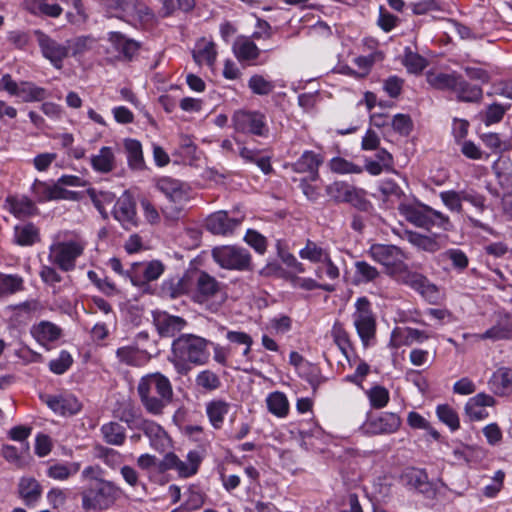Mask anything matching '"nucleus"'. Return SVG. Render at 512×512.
<instances>
[{
    "instance_id": "nucleus-40",
    "label": "nucleus",
    "mask_w": 512,
    "mask_h": 512,
    "mask_svg": "<svg viewBox=\"0 0 512 512\" xmlns=\"http://www.w3.org/2000/svg\"><path fill=\"white\" fill-rule=\"evenodd\" d=\"M453 455L458 461L474 465L480 463L485 458L486 452L480 446L462 445L453 450Z\"/></svg>"
},
{
    "instance_id": "nucleus-50",
    "label": "nucleus",
    "mask_w": 512,
    "mask_h": 512,
    "mask_svg": "<svg viewBox=\"0 0 512 512\" xmlns=\"http://www.w3.org/2000/svg\"><path fill=\"white\" fill-rule=\"evenodd\" d=\"M427 226H424L425 229L430 230L432 228H438L442 231H451L453 229V224L449 218V216L444 213L435 210L429 206V210L427 213L426 219Z\"/></svg>"
},
{
    "instance_id": "nucleus-6",
    "label": "nucleus",
    "mask_w": 512,
    "mask_h": 512,
    "mask_svg": "<svg viewBox=\"0 0 512 512\" xmlns=\"http://www.w3.org/2000/svg\"><path fill=\"white\" fill-rule=\"evenodd\" d=\"M214 261L228 270L246 271L251 269V254L246 248L235 245H224L212 250Z\"/></svg>"
},
{
    "instance_id": "nucleus-44",
    "label": "nucleus",
    "mask_w": 512,
    "mask_h": 512,
    "mask_svg": "<svg viewBox=\"0 0 512 512\" xmlns=\"http://www.w3.org/2000/svg\"><path fill=\"white\" fill-rule=\"evenodd\" d=\"M266 405L268 411L278 418H284L289 413V402L286 395L282 392L275 391L268 394Z\"/></svg>"
},
{
    "instance_id": "nucleus-23",
    "label": "nucleus",
    "mask_w": 512,
    "mask_h": 512,
    "mask_svg": "<svg viewBox=\"0 0 512 512\" xmlns=\"http://www.w3.org/2000/svg\"><path fill=\"white\" fill-rule=\"evenodd\" d=\"M323 161L324 157L320 153L307 150L292 164V169L296 173H308L310 180L316 181Z\"/></svg>"
},
{
    "instance_id": "nucleus-48",
    "label": "nucleus",
    "mask_w": 512,
    "mask_h": 512,
    "mask_svg": "<svg viewBox=\"0 0 512 512\" xmlns=\"http://www.w3.org/2000/svg\"><path fill=\"white\" fill-rule=\"evenodd\" d=\"M458 74L456 73H433L426 76L428 84L438 90L453 91Z\"/></svg>"
},
{
    "instance_id": "nucleus-2",
    "label": "nucleus",
    "mask_w": 512,
    "mask_h": 512,
    "mask_svg": "<svg viewBox=\"0 0 512 512\" xmlns=\"http://www.w3.org/2000/svg\"><path fill=\"white\" fill-rule=\"evenodd\" d=\"M142 406L152 416H161L173 401V388L170 380L156 372L143 376L137 386Z\"/></svg>"
},
{
    "instance_id": "nucleus-28",
    "label": "nucleus",
    "mask_w": 512,
    "mask_h": 512,
    "mask_svg": "<svg viewBox=\"0 0 512 512\" xmlns=\"http://www.w3.org/2000/svg\"><path fill=\"white\" fill-rule=\"evenodd\" d=\"M107 40L115 51L126 60H131L140 49L139 42L126 37V35L118 31L109 32L107 34Z\"/></svg>"
},
{
    "instance_id": "nucleus-8",
    "label": "nucleus",
    "mask_w": 512,
    "mask_h": 512,
    "mask_svg": "<svg viewBox=\"0 0 512 512\" xmlns=\"http://www.w3.org/2000/svg\"><path fill=\"white\" fill-rule=\"evenodd\" d=\"M232 124L237 132L268 137L269 126L264 113L260 111L238 110L232 116Z\"/></svg>"
},
{
    "instance_id": "nucleus-64",
    "label": "nucleus",
    "mask_w": 512,
    "mask_h": 512,
    "mask_svg": "<svg viewBox=\"0 0 512 512\" xmlns=\"http://www.w3.org/2000/svg\"><path fill=\"white\" fill-rule=\"evenodd\" d=\"M95 45L96 40L91 36H80L71 42L68 41L69 51L72 50L74 56L81 55L93 49Z\"/></svg>"
},
{
    "instance_id": "nucleus-25",
    "label": "nucleus",
    "mask_w": 512,
    "mask_h": 512,
    "mask_svg": "<svg viewBox=\"0 0 512 512\" xmlns=\"http://www.w3.org/2000/svg\"><path fill=\"white\" fill-rule=\"evenodd\" d=\"M154 324L162 337H173L186 326V321L164 311L154 313Z\"/></svg>"
},
{
    "instance_id": "nucleus-32",
    "label": "nucleus",
    "mask_w": 512,
    "mask_h": 512,
    "mask_svg": "<svg viewBox=\"0 0 512 512\" xmlns=\"http://www.w3.org/2000/svg\"><path fill=\"white\" fill-rule=\"evenodd\" d=\"M231 409V403L223 399H213L206 404L205 411L210 425L219 430L223 427L226 416Z\"/></svg>"
},
{
    "instance_id": "nucleus-26",
    "label": "nucleus",
    "mask_w": 512,
    "mask_h": 512,
    "mask_svg": "<svg viewBox=\"0 0 512 512\" xmlns=\"http://www.w3.org/2000/svg\"><path fill=\"white\" fill-rule=\"evenodd\" d=\"M140 429L149 438L153 449L163 452L171 446V438L162 426L152 420H145Z\"/></svg>"
},
{
    "instance_id": "nucleus-51",
    "label": "nucleus",
    "mask_w": 512,
    "mask_h": 512,
    "mask_svg": "<svg viewBox=\"0 0 512 512\" xmlns=\"http://www.w3.org/2000/svg\"><path fill=\"white\" fill-rule=\"evenodd\" d=\"M436 415L438 419L447 425L451 431L460 428V419L456 410L448 404H441L436 407Z\"/></svg>"
},
{
    "instance_id": "nucleus-16",
    "label": "nucleus",
    "mask_w": 512,
    "mask_h": 512,
    "mask_svg": "<svg viewBox=\"0 0 512 512\" xmlns=\"http://www.w3.org/2000/svg\"><path fill=\"white\" fill-rule=\"evenodd\" d=\"M495 405L496 399L494 396L480 392L467 400L464 412L471 421H483L489 417L487 408Z\"/></svg>"
},
{
    "instance_id": "nucleus-12",
    "label": "nucleus",
    "mask_w": 512,
    "mask_h": 512,
    "mask_svg": "<svg viewBox=\"0 0 512 512\" xmlns=\"http://www.w3.org/2000/svg\"><path fill=\"white\" fill-rule=\"evenodd\" d=\"M41 400L55 413L60 416H73L82 409V403L72 393L61 392L55 395H42Z\"/></svg>"
},
{
    "instance_id": "nucleus-31",
    "label": "nucleus",
    "mask_w": 512,
    "mask_h": 512,
    "mask_svg": "<svg viewBox=\"0 0 512 512\" xmlns=\"http://www.w3.org/2000/svg\"><path fill=\"white\" fill-rule=\"evenodd\" d=\"M19 497L27 507H34L42 495L39 482L32 477H22L18 483Z\"/></svg>"
},
{
    "instance_id": "nucleus-7",
    "label": "nucleus",
    "mask_w": 512,
    "mask_h": 512,
    "mask_svg": "<svg viewBox=\"0 0 512 512\" xmlns=\"http://www.w3.org/2000/svg\"><path fill=\"white\" fill-rule=\"evenodd\" d=\"M353 323L364 346H368L376 333V318L371 309V303L366 297L358 298L355 303Z\"/></svg>"
},
{
    "instance_id": "nucleus-5",
    "label": "nucleus",
    "mask_w": 512,
    "mask_h": 512,
    "mask_svg": "<svg viewBox=\"0 0 512 512\" xmlns=\"http://www.w3.org/2000/svg\"><path fill=\"white\" fill-rule=\"evenodd\" d=\"M121 489L108 480L90 482L81 493L82 506L88 510H106L120 497Z\"/></svg>"
},
{
    "instance_id": "nucleus-38",
    "label": "nucleus",
    "mask_w": 512,
    "mask_h": 512,
    "mask_svg": "<svg viewBox=\"0 0 512 512\" xmlns=\"http://www.w3.org/2000/svg\"><path fill=\"white\" fill-rule=\"evenodd\" d=\"M100 433L104 442L112 446H122L127 437L125 427L115 421L104 423Z\"/></svg>"
},
{
    "instance_id": "nucleus-61",
    "label": "nucleus",
    "mask_w": 512,
    "mask_h": 512,
    "mask_svg": "<svg viewBox=\"0 0 512 512\" xmlns=\"http://www.w3.org/2000/svg\"><path fill=\"white\" fill-rule=\"evenodd\" d=\"M370 404L375 409L384 408L389 402V392L382 386H374L367 392Z\"/></svg>"
},
{
    "instance_id": "nucleus-41",
    "label": "nucleus",
    "mask_w": 512,
    "mask_h": 512,
    "mask_svg": "<svg viewBox=\"0 0 512 512\" xmlns=\"http://www.w3.org/2000/svg\"><path fill=\"white\" fill-rule=\"evenodd\" d=\"M116 417L127 424L130 429H140L145 419L142 417L141 411L131 403L123 404L117 411Z\"/></svg>"
},
{
    "instance_id": "nucleus-20",
    "label": "nucleus",
    "mask_w": 512,
    "mask_h": 512,
    "mask_svg": "<svg viewBox=\"0 0 512 512\" xmlns=\"http://www.w3.org/2000/svg\"><path fill=\"white\" fill-rule=\"evenodd\" d=\"M487 386L495 396H510L512 394V368L507 366L498 367L489 377Z\"/></svg>"
},
{
    "instance_id": "nucleus-27",
    "label": "nucleus",
    "mask_w": 512,
    "mask_h": 512,
    "mask_svg": "<svg viewBox=\"0 0 512 512\" xmlns=\"http://www.w3.org/2000/svg\"><path fill=\"white\" fill-rule=\"evenodd\" d=\"M90 165L97 173H111L117 167L115 149L110 146H102L96 154L91 155Z\"/></svg>"
},
{
    "instance_id": "nucleus-10",
    "label": "nucleus",
    "mask_w": 512,
    "mask_h": 512,
    "mask_svg": "<svg viewBox=\"0 0 512 512\" xmlns=\"http://www.w3.org/2000/svg\"><path fill=\"white\" fill-rule=\"evenodd\" d=\"M401 418L393 412H382L370 415L362 425L367 435H389L397 432L401 426Z\"/></svg>"
},
{
    "instance_id": "nucleus-11",
    "label": "nucleus",
    "mask_w": 512,
    "mask_h": 512,
    "mask_svg": "<svg viewBox=\"0 0 512 512\" xmlns=\"http://www.w3.org/2000/svg\"><path fill=\"white\" fill-rule=\"evenodd\" d=\"M38 45L44 58L50 61L56 69L63 67V61L69 55L68 43H60L44 32L35 31Z\"/></svg>"
},
{
    "instance_id": "nucleus-3",
    "label": "nucleus",
    "mask_w": 512,
    "mask_h": 512,
    "mask_svg": "<svg viewBox=\"0 0 512 512\" xmlns=\"http://www.w3.org/2000/svg\"><path fill=\"white\" fill-rule=\"evenodd\" d=\"M86 240L77 234H67L49 247L48 260L63 272L75 270L77 260L84 254Z\"/></svg>"
},
{
    "instance_id": "nucleus-46",
    "label": "nucleus",
    "mask_w": 512,
    "mask_h": 512,
    "mask_svg": "<svg viewBox=\"0 0 512 512\" xmlns=\"http://www.w3.org/2000/svg\"><path fill=\"white\" fill-rule=\"evenodd\" d=\"M24 289V280L18 274L0 272V298L16 294Z\"/></svg>"
},
{
    "instance_id": "nucleus-54",
    "label": "nucleus",
    "mask_w": 512,
    "mask_h": 512,
    "mask_svg": "<svg viewBox=\"0 0 512 512\" xmlns=\"http://www.w3.org/2000/svg\"><path fill=\"white\" fill-rule=\"evenodd\" d=\"M154 13L153 11L143 2L136 0L132 9L131 15H129L127 21L138 22L141 25H147L153 22Z\"/></svg>"
},
{
    "instance_id": "nucleus-52",
    "label": "nucleus",
    "mask_w": 512,
    "mask_h": 512,
    "mask_svg": "<svg viewBox=\"0 0 512 512\" xmlns=\"http://www.w3.org/2000/svg\"><path fill=\"white\" fill-rule=\"evenodd\" d=\"M248 87L256 95L266 96L273 92L275 84L269 78L255 74L249 78Z\"/></svg>"
},
{
    "instance_id": "nucleus-59",
    "label": "nucleus",
    "mask_w": 512,
    "mask_h": 512,
    "mask_svg": "<svg viewBox=\"0 0 512 512\" xmlns=\"http://www.w3.org/2000/svg\"><path fill=\"white\" fill-rule=\"evenodd\" d=\"M441 201L443 204L451 211L460 213L462 212V190L461 191H455V190H447L442 191L439 194Z\"/></svg>"
},
{
    "instance_id": "nucleus-39",
    "label": "nucleus",
    "mask_w": 512,
    "mask_h": 512,
    "mask_svg": "<svg viewBox=\"0 0 512 512\" xmlns=\"http://www.w3.org/2000/svg\"><path fill=\"white\" fill-rule=\"evenodd\" d=\"M233 53L240 62H250L259 57L260 50L253 41L242 37L235 41Z\"/></svg>"
},
{
    "instance_id": "nucleus-60",
    "label": "nucleus",
    "mask_w": 512,
    "mask_h": 512,
    "mask_svg": "<svg viewBox=\"0 0 512 512\" xmlns=\"http://www.w3.org/2000/svg\"><path fill=\"white\" fill-rule=\"evenodd\" d=\"M72 363L73 358L71 354L66 350H62L57 358L49 362V369L56 375H62L71 367Z\"/></svg>"
},
{
    "instance_id": "nucleus-17",
    "label": "nucleus",
    "mask_w": 512,
    "mask_h": 512,
    "mask_svg": "<svg viewBox=\"0 0 512 512\" xmlns=\"http://www.w3.org/2000/svg\"><path fill=\"white\" fill-rule=\"evenodd\" d=\"M512 337V318L509 315L501 316L497 322L484 333H464L463 338H472L474 341L491 340L493 342L507 340Z\"/></svg>"
},
{
    "instance_id": "nucleus-18",
    "label": "nucleus",
    "mask_w": 512,
    "mask_h": 512,
    "mask_svg": "<svg viewBox=\"0 0 512 512\" xmlns=\"http://www.w3.org/2000/svg\"><path fill=\"white\" fill-rule=\"evenodd\" d=\"M401 282L420 293L430 302H434L437 299V287L420 273L404 271L401 275Z\"/></svg>"
},
{
    "instance_id": "nucleus-62",
    "label": "nucleus",
    "mask_w": 512,
    "mask_h": 512,
    "mask_svg": "<svg viewBox=\"0 0 512 512\" xmlns=\"http://www.w3.org/2000/svg\"><path fill=\"white\" fill-rule=\"evenodd\" d=\"M95 450L97 457L111 468L119 466L122 462L121 454L112 448L99 445L96 446Z\"/></svg>"
},
{
    "instance_id": "nucleus-37",
    "label": "nucleus",
    "mask_w": 512,
    "mask_h": 512,
    "mask_svg": "<svg viewBox=\"0 0 512 512\" xmlns=\"http://www.w3.org/2000/svg\"><path fill=\"white\" fill-rule=\"evenodd\" d=\"M127 163L132 170L141 171L145 168L143 150L140 141L127 138L123 141Z\"/></svg>"
},
{
    "instance_id": "nucleus-47",
    "label": "nucleus",
    "mask_w": 512,
    "mask_h": 512,
    "mask_svg": "<svg viewBox=\"0 0 512 512\" xmlns=\"http://www.w3.org/2000/svg\"><path fill=\"white\" fill-rule=\"evenodd\" d=\"M48 96L47 90L43 87L37 86L30 81H22L19 98L22 102H39L46 99Z\"/></svg>"
},
{
    "instance_id": "nucleus-42",
    "label": "nucleus",
    "mask_w": 512,
    "mask_h": 512,
    "mask_svg": "<svg viewBox=\"0 0 512 512\" xmlns=\"http://www.w3.org/2000/svg\"><path fill=\"white\" fill-rule=\"evenodd\" d=\"M79 462H62L51 464L47 469V476L54 480L65 481L77 474L80 470Z\"/></svg>"
},
{
    "instance_id": "nucleus-45",
    "label": "nucleus",
    "mask_w": 512,
    "mask_h": 512,
    "mask_svg": "<svg viewBox=\"0 0 512 512\" xmlns=\"http://www.w3.org/2000/svg\"><path fill=\"white\" fill-rule=\"evenodd\" d=\"M39 240V231L31 223L14 228V243L19 246H32Z\"/></svg>"
},
{
    "instance_id": "nucleus-49",
    "label": "nucleus",
    "mask_w": 512,
    "mask_h": 512,
    "mask_svg": "<svg viewBox=\"0 0 512 512\" xmlns=\"http://www.w3.org/2000/svg\"><path fill=\"white\" fill-rule=\"evenodd\" d=\"M329 251L327 249L322 248L316 242L307 240L306 245L299 251V256L308 260L312 263H319L323 260L327 259L329 255Z\"/></svg>"
},
{
    "instance_id": "nucleus-1",
    "label": "nucleus",
    "mask_w": 512,
    "mask_h": 512,
    "mask_svg": "<svg viewBox=\"0 0 512 512\" xmlns=\"http://www.w3.org/2000/svg\"><path fill=\"white\" fill-rule=\"evenodd\" d=\"M210 342L194 334H183L172 342L169 361L178 374L186 375L195 366H202L210 359Z\"/></svg>"
},
{
    "instance_id": "nucleus-29",
    "label": "nucleus",
    "mask_w": 512,
    "mask_h": 512,
    "mask_svg": "<svg viewBox=\"0 0 512 512\" xmlns=\"http://www.w3.org/2000/svg\"><path fill=\"white\" fill-rule=\"evenodd\" d=\"M30 333L37 343L47 347L50 343L57 341L61 337L62 330L56 324L43 320L33 324Z\"/></svg>"
},
{
    "instance_id": "nucleus-13",
    "label": "nucleus",
    "mask_w": 512,
    "mask_h": 512,
    "mask_svg": "<svg viewBox=\"0 0 512 512\" xmlns=\"http://www.w3.org/2000/svg\"><path fill=\"white\" fill-rule=\"evenodd\" d=\"M327 193L337 202L350 203L358 208H364L366 205L364 191L344 181H336L329 185Z\"/></svg>"
},
{
    "instance_id": "nucleus-34",
    "label": "nucleus",
    "mask_w": 512,
    "mask_h": 512,
    "mask_svg": "<svg viewBox=\"0 0 512 512\" xmlns=\"http://www.w3.org/2000/svg\"><path fill=\"white\" fill-rule=\"evenodd\" d=\"M116 357L119 363L127 366L139 367L147 360V352L139 349L136 345H125L116 350Z\"/></svg>"
},
{
    "instance_id": "nucleus-19",
    "label": "nucleus",
    "mask_w": 512,
    "mask_h": 512,
    "mask_svg": "<svg viewBox=\"0 0 512 512\" xmlns=\"http://www.w3.org/2000/svg\"><path fill=\"white\" fill-rule=\"evenodd\" d=\"M430 333L412 327H396L390 337V346L399 348L411 346L414 343L421 344L430 338Z\"/></svg>"
},
{
    "instance_id": "nucleus-14",
    "label": "nucleus",
    "mask_w": 512,
    "mask_h": 512,
    "mask_svg": "<svg viewBox=\"0 0 512 512\" xmlns=\"http://www.w3.org/2000/svg\"><path fill=\"white\" fill-rule=\"evenodd\" d=\"M367 253L374 261L387 268H398L405 258L402 250L395 245L373 244Z\"/></svg>"
},
{
    "instance_id": "nucleus-56",
    "label": "nucleus",
    "mask_w": 512,
    "mask_h": 512,
    "mask_svg": "<svg viewBox=\"0 0 512 512\" xmlns=\"http://www.w3.org/2000/svg\"><path fill=\"white\" fill-rule=\"evenodd\" d=\"M407 239L412 245L427 252H435L440 248L434 238L417 232H408Z\"/></svg>"
},
{
    "instance_id": "nucleus-36",
    "label": "nucleus",
    "mask_w": 512,
    "mask_h": 512,
    "mask_svg": "<svg viewBox=\"0 0 512 512\" xmlns=\"http://www.w3.org/2000/svg\"><path fill=\"white\" fill-rule=\"evenodd\" d=\"M8 210L17 218H25L34 215L37 207L26 196H11L6 199Z\"/></svg>"
},
{
    "instance_id": "nucleus-55",
    "label": "nucleus",
    "mask_w": 512,
    "mask_h": 512,
    "mask_svg": "<svg viewBox=\"0 0 512 512\" xmlns=\"http://www.w3.org/2000/svg\"><path fill=\"white\" fill-rule=\"evenodd\" d=\"M328 166L332 172L337 174H361L363 172V168L361 166L342 157L332 158L329 161Z\"/></svg>"
},
{
    "instance_id": "nucleus-24",
    "label": "nucleus",
    "mask_w": 512,
    "mask_h": 512,
    "mask_svg": "<svg viewBox=\"0 0 512 512\" xmlns=\"http://www.w3.org/2000/svg\"><path fill=\"white\" fill-rule=\"evenodd\" d=\"M192 55L198 65H206L214 69L218 55L217 45L212 39L202 37L195 43Z\"/></svg>"
},
{
    "instance_id": "nucleus-21",
    "label": "nucleus",
    "mask_w": 512,
    "mask_h": 512,
    "mask_svg": "<svg viewBox=\"0 0 512 512\" xmlns=\"http://www.w3.org/2000/svg\"><path fill=\"white\" fill-rule=\"evenodd\" d=\"M113 216L125 229L137 225L136 208L133 199L124 194L117 199L113 207Z\"/></svg>"
},
{
    "instance_id": "nucleus-4",
    "label": "nucleus",
    "mask_w": 512,
    "mask_h": 512,
    "mask_svg": "<svg viewBox=\"0 0 512 512\" xmlns=\"http://www.w3.org/2000/svg\"><path fill=\"white\" fill-rule=\"evenodd\" d=\"M191 297L195 303L211 312H217L226 300V292L213 276L204 271L195 272L192 278Z\"/></svg>"
},
{
    "instance_id": "nucleus-30",
    "label": "nucleus",
    "mask_w": 512,
    "mask_h": 512,
    "mask_svg": "<svg viewBox=\"0 0 512 512\" xmlns=\"http://www.w3.org/2000/svg\"><path fill=\"white\" fill-rule=\"evenodd\" d=\"M156 188L172 203H183L188 198L183 183L171 177L159 178Z\"/></svg>"
},
{
    "instance_id": "nucleus-33",
    "label": "nucleus",
    "mask_w": 512,
    "mask_h": 512,
    "mask_svg": "<svg viewBox=\"0 0 512 512\" xmlns=\"http://www.w3.org/2000/svg\"><path fill=\"white\" fill-rule=\"evenodd\" d=\"M452 92L458 101L468 103L479 102L483 95V90L480 86L470 84L460 75L457 76Z\"/></svg>"
},
{
    "instance_id": "nucleus-53",
    "label": "nucleus",
    "mask_w": 512,
    "mask_h": 512,
    "mask_svg": "<svg viewBox=\"0 0 512 512\" xmlns=\"http://www.w3.org/2000/svg\"><path fill=\"white\" fill-rule=\"evenodd\" d=\"M378 277V270L366 261H357L355 263V281L358 284L373 282Z\"/></svg>"
},
{
    "instance_id": "nucleus-58",
    "label": "nucleus",
    "mask_w": 512,
    "mask_h": 512,
    "mask_svg": "<svg viewBox=\"0 0 512 512\" xmlns=\"http://www.w3.org/2000/svg\"><path fill=\"white\" fill-rule=\"evenodd\" d=\"M506 474L503 470H497L491 477V483L485 485L482 494L488 499L496 498L504 486Z\"/></svg>"
},
{
    "instance_id": "nucleus-22",
    "label": "nucleus",
    "mask_w": 512,
    "mask_h": 512,
    "mask_svg": "<svg viewBox=\"0 0 512 512\" xmlns=\"http://www.w3.org/2000/svg\"><path fill=\"white\" fill-rule=\"evenodd\" d=\"M400 483L409 490H415L420 493H427L431 490V483L424 469L415 467H406L399 476Z\"/></svg>"
},
{
    "instance_id": "nucleus-57",
    "label": "nucleus",
    "mask_w": 512,
    "mask_h": 512,
    "mask_svg": "<svg viewBox=\"0 0 512 512\" xmlns=\"http://www.w3.org/2000/svg\"><path fill=\"white\" fill-rule=\"evenodd\" d=\"M331 334L335 344L338 346L341 353L346 358H348V353L351 348L350 339L348 333L343 328L342 324L339 322H335L332 327Z\"/></svg>"
},
{
    "instance_id": "nucleus-15",
    "label": "nucleus",
    "mask_w": 512,
    "mask_h": 512,
    "mask_svg": "<svg viewBox=\"0 0 512 512\" xmlns=\"http://www.w3.org/2000/svg\"><path fill=\"white\" fill-rule=\"evenodd\" d=\"M242 218L230 217L226 211H217L206 219V229L214 235L229 236L240 226Z\"/></svg>"
},
{
    "instance_id": "nucleus-35",
    "label": "nucleus",
    "mask_w": 512,
    "mask_h": 512,
    "mask_svg": "<svg viewBox=\"0 0 512 512\" xmlns=\"http://www.w3.org/2000/svg\"><path fill=\"white\" fill-rule=\"evenodd\" d=\"M400 214L413 225L424 228L427 226V213L429 206L425 204L413 203V204H401L399 206Z\"/></svg>"
},
{
    "instance_id": "nucleus-43",
    "label": "nucleus",
    "mask_w": 512,
    "mask_h": 512,
    "mask_svg": "<svg viewBox=\"0 0 512 512\" xmlns=\"http://www.w3.org/2000/svg\"><path fill=\"white\" fill-rule=\"evenodd\" d=\"M132 270L134 277L141 274L143 281L151 282L157 280L163 274L164 265L158 260H153L147 263H134Z\"/></svg>"
},
{
    "instance_id": "nucleus-63",
    "label": "nucleus",
    "mask_w": 512,
    "mask_h": 512,
    "mask_svg": "<svg viewBox=\"0 0 512 512\" xmlns=\"http://www.w3.org/2000/svg\"><path fill=\"white\" fill-rule=\"evenodd\" d=\"M443 259L451 261L453 267L459 271L467 268L469 260L467 255L458 248H450L442 253Z\"/></svg>"
},
{
    "instance_id": "nucleus-9",
    "label": "nucleus",
    "mask_w": 512,
    "mask_h": 512,
    "mask_svg": "<svg viewBox=\"0 0 512 512\" xmlns=\"http://www.w3.org/2000/svg\"><path fill=\"white\" fill-rule=\"evenodd\" d=\"M203 456L198 450L187 453L186 460H181L175 453H167L162 461L166 470H175L179 477L189 478L198 472Z\"/></svg>"
}]
</instances>
